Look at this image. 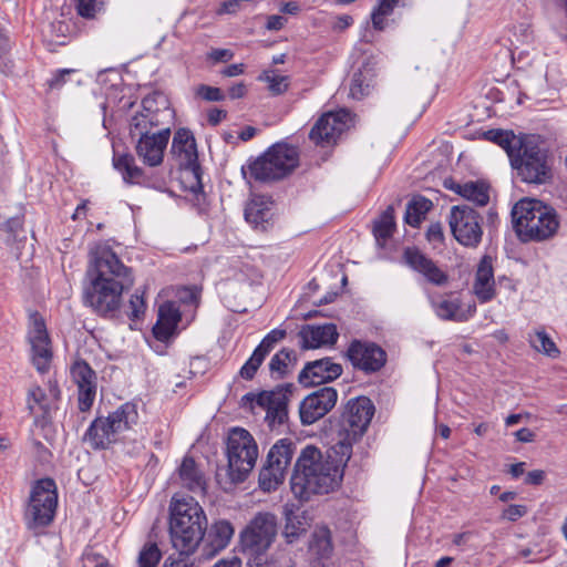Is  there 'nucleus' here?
Wrapping results in <instances>:
<instances>
[{
	"label": "nucleus",
	"mask_w": 567,
	"mask_h": 567,
	"mask_svg": "<svg viewBox=\"0 0 567 567\" xmlns=\"http://www.w3.org/2000/svg\"><path fill=\"white\" fill-rule=\"evenodd\" d=\"M86 277L89 285L84 289V301L100 315L116 311L123 291L134 284L130 268L105 244L91 248Z\"/></svg>",
	"instance_id": "nucleus-1"
},
{
	"label": "nucleus",
	"mask_w": 567,
	"mask_h": 567,
	"mask_svg": "<svg viewBox=\"0 0 567 567\" xmlns=\"http://www.w3.org/2000/svg\"><path fill=\"white\" fill-rule=\"evenodd\" d=\"M350 456L341 454L333 445L327 455L313 446H306L297 458L291 477V489L300 499L311 495L328 494L337 488L343 477V467Z\"/></svg>",
	"instance_id": "nucleus-2"
},
{
	"label": "nucleus",
	"mask_w": 567,
	"mask_h": 567,
	"mask_svg": "<svg viewBox=\"0 0 567 567\" xmlns=\"http://www.w3.org/2000/svg\"><path fill=\"white\" fill-rule=\"evenodd\" d=\"M169 509V532L174 548L195 551L207 528L202 506L194 497L174 496Z\"/></svg>",
	"instance_id": "nucleus-3"
},
{
	"label": "nucleus",
	"mask_w": 567,
	"mask_h": 567,
	"mask_svg": "<svg viewBox=\"0 0 567 567\" xmlns=\"http://www.w3.org/2000/svg\"><path fill=\"white\" fill-rule=\"evenodd\" d=\"M513 226L523 241H543L559 228L556 210L538 199L523 198L512 209Z\"/></svg>",
	"instance_id": "nucleus-4"
},
{
	"label": "nucleus",
	"mask_w": 567,
	"mask_h": 567,
	"mask_svg": "<svg viewBox=\"0 0 567 567\" xmlns=\"http://www.w3.org/2000/svg\"><path fill=\"white\" fill-rule=\"evenodd\" d=\"M374 414V405L369 398L350 400L339 422V439L336 445L341 454L351 456L352 444L367 431Z\"/></svg>",
	"instance_id": "nucleus-5"
},
{
	"label": "nucleus",
	"mask_w": 567,
	"mask_h": 567,
	"mask_svg": "<svg viewBox=\"0 0 567 567\" xmlns=\"http://www.w3.org/2000/svg\"><path fill=\"white\" fill-rule=\"evenodd\" d=\"M228 475L234 483L244 482L258 458V446L252 435L243 427L228 432L227 449Z\"/></svg>",
	"instance_id": "nucleus-6"
},
{
	"label": "nucleus",
	"mask_w": 567,
	"mask_h": 567,
	"mask_svg": "<svg viewBox=\"0 0 567 567\" xmlns=\"http://www.w3.org/2000/svg\"><path fill=\"white\" fill-rule=\"evenodd\" d=\"M298 163L297 148L278 143L249 165L250 177L258 182L278 181L289 175L298 166Z\"/></svg>",
	"instance_id": "nucleus-7"
},
{
	"label": "nucleus",
	"mask_w": 567,
	"mask_h": 567,
	"mask_svg": "<svg viewBox=\"0 0 567 567\" xmlns=\"http://www.w3.org/2000/svg\"><path fill=\"white\" fill-rule=\"evenodd\" d=\"M511 165L527 184L544 185L554 177L547 152L530 141H525L518 153L512 155Z\"/></svg>",
	"instance_id": "nucleus-8"
},
{
	"label": "nucleus",
	"mask_w": 567,
	"mask_h": 567,
	"mask_svg": "<svg viewBox=\"0 0 567 567\" xmlns=\"http://www.w3.org/2000/svg\"><path fill=\"white\" fill-rule=\"evenodd\" d=\"M58 506L56 485L51 478L37 481L30 492L24 512L25 524L30 529L43 528L54 518Z\"/></svg>",
	"instance_id": "nucleus-9"
},
{
	"label": "nucleus",
	"mask_w": 567,
	"mask_h": 567,
	"mask_svg": "<svg viewBox=\"0 0 567 567\" xmlns=\"http://www.w3.org/2000/svg\"><path fill=\"white\" fill-rule=\"evenodd\" d=\"M172 118L173 110L166 96L161 93L150 94L143 99L141 112L132 117L131 134H152L154 128H163Z\"/></svg>",
	"instance_id": "nucleus-10"
},
{
	"label": "nucleus",
	"mask_w": 567,
	"mask_h": 567,
	"mask_svg": "<svg viewBox=\"0 0 567 567\" xmlns=\"http://www.w3.org/2000/svg\"><path fill=\"white\" fill-rule=\"evenodd\" d=\"M277 536V518L274 514L261 512L254 516L240 533L244 551L265 554Z\"/></svg>",
	"instance_id": "nucleus-11"
},
{
	"label": "nucleus",
	"mask_w": 567,
	"mask_h": 567,
	"mask_svg": "<svg viewBox=\"0 0 567 567\" xmlns=\"http://www.w3.org/2000/svg\"><path fill=\"white\" fill-rule=\"evenodd\" d=\"M481 215L468 205L453 206L449 224L454 238L463 246L475 248L483 236Z\"/></svg>",
	"instance_id": "nucleus-12"
},
{
	"label": "nucleus",
	"mask_w": 567,
	"mask_h": 567,
	"mask_svg": "<svg viewBox=\"0 0 567 567\" xmlns=\"http://www.w3.org/2000/svg\"><path fill=\"white\" fill-rule=\"evenodd\" d=\"M291 385L278 386L272 391H264L259 394H247L246 398L250 399L258 406L266 410V421L269 426L282 424L288 415L287 403Z\"/></svg>",
	"instance_id": "nucleus-13"
},
{
	"label": "nucleus",
	"mask_w": 567,
	"mask_h": 567,
	"mask_svg": "<svg viewBox=\"0 0 567 567\" xmlns=\"http://www.w3.org/2000/svg\"><path fill=\"white\" fill-rule=\"evenodd\" d=\"M337 400L338 392L331 386L321 388L307 395L299 408L301 423L313 424L333 409Z\"/></svg>",
	"instance_id": "nucleus-14"
},
{
	"label": "nucleus",
	"mask_w": 567,
	"mask_h": 567,
	"mask_svg": "<svg viewBox=\"0 0 567 567\" xmlns=\"http://www.w3.org/2000/svg\"><path fill=\"white\" fill-rule=\"evenodd\" d=\"M351 114L346 110L323 114L309 133L316 144L334 143L337 138L350 126Z\"/></svg>",
	"instance_id": "nucleus-15"
},
{
	"label": "nucleus",
	"mask_w": 567,
	"mask_h": 567,
	"mask_svg": "<svg viewBox=\"0 0 567 567\" xmlns=\"http://www.w3.org/2000/svg\"><path fill=\"white\" fill-rule=\"evenodd\" d=\"M347 358L351 364L365 373L379 371L386 361V354L382 348L372 342L353 340L348 350Z\"/></svg>",
	"instance_id": "nucleus-16"
},
{
	"label": "nucleus",
	"mask_w": 567,
	"mask_h": 567,
	"mask_svg": "<svg viewBox=\"0 0 567 567\" xmlns=\"http://www.w3.org/2000/svg\"><path fill=\"white\" fill-rule=\"evenodd\" d=\"M137 135L140 137L135 150L138 157L151 167L161 165L171 137V128L166 126L152 134L136 133Z\"/></svg>",
	"instance_id": "nucleus-17"
},
{
	"label": "nucleus",
	"mask_w": 567,
	"mask_h": 567,
	"mask_svg": "<svg viewBox=\"0 0 567 567\" xmlns=\"http://www.w3.org/2000/svg\"><path fill=\"white\" fill-rule=\"evenodd\" d=\"M31 344V359L35 369L43 373L52 359L51 341L42 318L32 316V324L28 334Z\"/></svg>",
	"instance_id": "nucleus-18"
},
{
	"label": "nucleus",
	"mask_w": 567,
	"mask_h": 567,
	"mask_svg": "<svg viewBox=\"0 0 567 567\" xmlns=\"http://www.w3.org/2000/svg\"><path fill=\"white\" fill-rule=\"evenodd\" d=\"M402 257L404 264L422 275L427 282L437 287L449 282V275L416 247H406Z\"/></svg>",
	"instance_id": "nucleus-19"
},
{
	"label": "nucleus",
	"mask_w": 567,
	"mask_h": 567,
	"mask_svg": "<svg viewBox=\"0 0 567 567\" xmlns=\"http://www.w3.org/2000/svg\"><path fill=\"white\" fill-rule=\"evenodd\" d=\"M71 377L78 385L79 409L89 411L96 395V374L83 360H76L71 367Z\"/></svg>",
	"instance_id": "nucleus-20"
},
{
	"label": "nucleus",
	"mask_w": 567,
	"mask_h": 567,
	"mask_svg": "<svg viewBox=\"0 0 567 567\" xmlns=\"http://www.w3.org/2000/svg\"><path fill=\"white\" fill-rule=\"evenodd\" d=\"M342 373V367L330 358L308 362L299 373L298 380L303 385H317L336 380Z\"/></svg>",
	"instance_id": "nucleus-21"
},
{
	"label": "nucleus",
	"mask_w": 567,
	"mask_h": 567,
	"mask_svg": "<svg viewBox=\"0 0 567 567\" xmlns=\"http://www.w3.org/2000/svg\"><path fill=\"white\" fill-rule=\"evenodd\" d=\"M299 337L301 339L302 348L317 349L334 346L339 338V332L337 330V326L333 323L319 326L308 324L302 327L299 332Z\"/></svg>",
	"instance_id": "nucleus-22"
},
{
	"label": "nucleus",
	"mask_w": 567,
	"mask_h": 567,
	"mask_svg": "<svg viewBox=\"0 0 567 567\" xmlns=\"http://www.w3.org/2000/svg\"><path fill=\"white\" fill-rule=\"evenodd\" d=\"M377 61L372 55L364 58L361 65L353 72L350 83V95L361 100L370 93L374 85Z\"/></svg>",
	"instance_id": "nucleus-23"
},
{
	"label": "nucleus",
	"mask_w": 567,
	"mask_h": 567,
	"mask_svg": "<svg viewBox=\"0 0 567 567\" xmlns=\"http://www.w3.org/2000/svg\"><path fill=\"white\" fill-rule=\"evenodd\" d=\"M473 291L481 302H487L496 295L492 258L488 256H484L477 266Z\"/></svg>",
	"instance_id": "nucleus-24"
},
{
	"label": "nucleus",
	"mask_w": 567,
	"mask_h": 567,
	"mask_svg": "<svg viewBox=\"0 0 567 567\" xmlns=\"http://www.w3.org/2000/svg\"><path fill=\"white\" fill-rule=\"evenodd\" d=\"M431 305L435 315L443 320L462 322L466 321L475 312V306H468L467 310H463L458 298H431Z\"/></svg>",
	"instance_id": "nucleus-25"
},
{
	"label": "nucleus",
	"mask_w": 567,
	"mask_h": 567,
	"mask_svg": "<svg viewBox=\"0 0 567 567\" xmlns=\"http://www.w3.org/2000/svg\"><path fill=\"white\" fill-rule=\"evenodd\" d=\"M117 436L110 415L95 419L85 433V440L93 449H106Z\"/></svg>",
	"instance_id": "nucleus-26"
},
{
	"label": "nucleus",
	"mask_w": 567,
	"mask_h": 567,
	"mask_svg": "<svg viewBox=\"0 0 567 567\" xmlns=\"http://www.w3.org/2000/svg\"><path fill=\"white\" fill-rule=\"evenodd\" d=\"M181 320V313L172 301H166L158 308L157 322L153 328L154 337L159 341L168 340L174 333L177 323Z\"/></svg>",
	"instance_id": "nucleus-27"
},
{
	"label": "nucleus",
	"mask_w": 567,
	"mask_h": 567,
	"mask_svg": "<svg viewBox=\"0 0 567 567\" xmlns=\"http://www.w3.org/2000/svg\"><path fill=\"white\" fill-rule=\"evenodd\" d=\"M172 153L176 155L181 165L194 167L197 162V150L193 133L187 128L176 131L172 142Z\"/></svg>",
	"instance_id": "nucleus-28"
},
{
	"label": "nucleus",
	"mask_w": 567,
	"mask_h": 567,
	"mask_svg": "<svg viewBox=\"0 0 567 567\" xmlns=\"http://www.w3.org/2000/svg\"><path fill=\"white\" fill-rule=\"evenodd\" d=\"M234 527L228 520H218L212 525L206 536L205 551L208 557L215 556L229 544Z\"/></svg>",
	"instance_id": "nucleus-29"
},
{
	"label": "nucleus",
	"mask_w": 567,
	"mask_h": 567,
	"mask_svg": "<svg viewBox=\"0 0 567 567\" xmlns=\"http://www.w3.org/2000/svg\"><path fill=\"white\" fill-rule=\"evenodd\" d=\"M445 187L478 206H485L489 202L488 186L483 182H466L460 184L450 181L445 182Z\"/></svg>",
	"instance_id": "nucleus-30"
},
{
	"label": "nucleus",
	"mask_w": 567,
	"mask_h": 567,
	"mask_svg": "<svg viewBox=\"0 0 567 567\" xmlns=\"http://www.w3.org/2000/svg\"><path fill=\"white\" fill-rule=\"evenodd\" d=\"M272 203L264 196H254L246 205L245 218L255 227L265 229V224L271 217Z\"/></svg>",
	"instance_id": "nucleus-31"
},
{
	"label": "nucleus",
	"mask_w": 567,
	"mask_h": 567,
	"mask_svg": "<svg viewBox=\"0 0 567 567\" xmlns=\"http://www.w3.org/2000/svg\"><path fill=\"white\" fill-rule=\"evenodd\" d=\"M286 524L284 528V537L287 543H295L303 535L310 526L307 515L302 511L285 509Z\"/></svg>",
	"instance_id": "nucleus-32"
},
{
	"label": "nucleus",
	"mask_w": 567,
	"mask_h": 567,
	"mask_svg": "<svg viewBox=\"0 0 567 567\" xmlns=\"http://www.w3.org/2000/svg\"><path fill=\"white\" fill-rule=\"evenodd\" d=\"M295 452V445L290 440L282 439L271 446L267 455V462L269 465L284 473H287L288 467L291 464Z\"/></svg>",
	"instance_id": "nucleus-33"
},
{
	"label": "nucleus",
	"mask_w": 567,
	"mask_h": 567,
	"mask_svg": "<svg viewBox=\"0 0 567 567\" xmlns=\"http://www.w3.org/2000/svg\"><path fill=\"white\" fill-rule=\"evenodd\" d=\"M113 165L118 171L126 184H140L144 172L136 165L135 158L131 154H114Z\"/></svg>",
	"instance_id": "nucleus-34"
},
{
	"label": "nucleus",
	"mask_w": 567,
	"mask_h": 567,
	"mask_svg": "<svg viewBox=\"0 0 567 567\" xmlns=\"http://www.w3.org/2000/svg\"><path fill=\"white\" fill-rule=\"evenodd\" d=\"M310 550L319 561L316 567H329L327 561L330 559L333 548L328 528L321 527L313 533Z\"/></svg>",
	"instance_id": "nucleus-35"
},
{
	"label": "nucleus",
	"mask_w": 567,
	"mask_h": 567,
	"mask_svg": "<svg viewBox=\"0 0 567 567\" xmlns=\"http://www.w3.org/2000/svg\"><path fill=\"white\" fill-rule=\"evenodd\" d=\"M117 434L131 430L138 421L137 406L134 403L126 402L109 414Z\"/></svg>",
	"instance_id": "nucleus-36"
},
{
	"label": "nucleus",
	"mask_w": 567,
	"mask_h": 567,
	"mask_svg": "<svg viewBox=\"0 0 567 567\" xmlns=\"http://www.w3.org/2000/svg\"><path fill=\"white\" fill-rule=\"evenodd\" d=\"M178 474L182 484L189 491H204L205 480L192 457H184Z\"/></svg>",
	"instance_id": "nucleus-37"
},
{
	"label": "nucleus",
	"mask_w": 567,
	"mask_h": 567,
	"mask_svg": "<svg viewBox=\"0 0 567 567\" xmlns=\"http://www.w3.org/2000/svg\"><path fill=\"white\" fill-rule=\"evenodd\" d=\"M432 206V202L423 196L413 197L406 205L405 223L412 227H417L425 219V215Z\"/></svg>",
	"instance_id": "nucleus-38"
},
{
	"label": "nucleus",
	"mask_w": 567,
	"mask_h": 567,
	"mask_svg": "<svg viewBox=\"0 0 567 567\" xmlns=\"http://www.w3.org/2000/svg\"><path fill=\"white\" fill-rule=\"evenodd\" d=\"M296 363L295 351L281 349L269 362V370L274 378H284Z\"/></svg>",
	"instance_id": "nucleus-39"
},
{
	"label": "nucleus",
	"mask_w": 567,
	"mask_h": 567,
	"mask_svg": "<svg viewBox=\"0 0 567 567\" xmlns=\"http://www.w3.org/2000/svg\"><path fill=\"white\" fill-rule=\"evenodd\" d=\"M394 228V209L389 206L374 223L373 234L377 241L383 245L385 240L392 236Z\"/></svg>",
	"instance_id": "nucleus-40"
},
{
	"label": "nucleus",
	"mask_w": 567,
	"mask_h": 567,
	"mask_svg": "<svg viewBox=\"0 0 567 567\" xmlns=\"http://www.w3.org/2000/svg\"><path fill=\"white\" fill-rule=\"evenodd\" d=\"M286 473L266 463L259 473V487L264 492L275 491L285 480Z\"/></svg>",
	"instance_id": "nucleus-41"
},
{
	"label": "nucleus",
	"mask_w": 567,
	"mask_h": 567,
	"mask_svg": "<svg viewBox=\"0 0 567 567\" xmlns=\"http://www.w3.org/2000/svg\"><path fill=\"white\" fill-rule=\"evenodd\" d=\"M530 346L538 352H542L548 357L556 358L559 354V350L550 337L543 330L535 331L529 334Z\"/></svg>",
	"instance_id": "nucleus-42"
},
{
	"label": "nucleus",
	"mask_w": 567,
	"mask_h": 567,
	"mask_svg": "<svg viewBox=\"0 0 567 567\" xmlns=\"http://www.w3.org/2000/svg\"><path fill=\"white\" fill-rule=\"evenodd\" d=\"M28 409L31 414H45L49 410L48 398L43 389L38 385L30 388L27 399Z\"/></svg>",
	"instance_id": "nucleus-43"
},
{
	"label": "nucleus",
	"mask_w": 567,
	"mask_h": 567,
	"mask_svg": "<svg viewBox=\"0 0 567 567\" xmlns=\"http://www.w3.org/2000/svg\"><path fill=\"white\" fill-rule=\"evenodd\" d=\"M489 134L498 135L497 144L502 146L512 162V155L518 153L520 145L525 144V141L516 138L515 135L499 130H491Z\"/></svg>",
	"instance_id": "nucleus-44"
},
{
	"label": "nucleus",
	"mask_w": 567,
	"mask_h": 567,
	"mask_svg": "<svg viewBox=\"0 0 567 567\" xmlns=\"http://www.w3.org/2000/svg\"><path fill=\"white\" fill-rule=\"evenodd\" d=\"M162 558V553L157 545L150 543L144 545L138 555V567H156Z\"/></svg>",
	"instance_id": "nucleus-45"
},
{
	"label": "nucleus",
	"mask_w": 567,
	"mask_h": 567,
	"mask_svg": "<svg viewBox=\"0 0 567 567\" xmlns=\"http://www.w3.org/2000/svg\"><path fill=\"white\" fill-rule=\"evenodd\" d=\"M259 79L268 83V90L275 95L282 94L289 86V78L274 71L265 72Z\"/></svg>",
	"instance_id": "nucleus-46"
},
{
	"label": "nucleus",
	"mask_w": 567,
	"mask_h": 567,
	"mask_svg": "<svg viewBox=\"0 0 567 567\" xmlns=\"http://www.w3.org/2000/svg\"><path fill=\"white\" fill-rule=\"evenodd\" d=\"M265 358L266 354L261 352V350L256 348L251 357L248 359V361L241 367L239 372L240 377L246 380H251L255 377L258 368L261 365Z\"/></svg>",
	"instance_id": "nucleus-47"
},
{
	"label": "nucleus",
	"mask_w": 567,
	"mask_h": 567,
	"mask_svg": "<svg viewBox=\"0 0 567 567\" xmlns=\"http://www.w3.org/2000/svg\"><path fill=\"white\" fill-rule=\"evenodd\" d=\"M196 97L207 102H219L225 99V94L219 87L209 86L206 84H199L194 89Z\"/></svg>",
	"instance_id": "nucleus-48"
},
{
	"label": "nucleus",
	"mask_w": 567,
	"mask_h": 567,
	"mask_svg": "<svg viewBox=\"0 0 567 567\" xmlns=\"http://www.w3.org/2000/svg\"><path fill=\"white\" fill-rule=\"evenodd\" d=\"M285 337L286 330L274 329L265 336L257 348L267 355L274 349L276 343L281 341Z\"/></svg>",
	"instance_id": "nucleus-49"
},
{
	"label": "nucleus",
	"mask_w": 567,
	"mask_h": 567,
	"mask_svg": "<svg viewBox=\"0 0 567 567\" xmlns=\"http://www.w3.org/2000/svg\"><path fill=\"white\" fill-rule=\"evenodd\" d=\"M145 308H146V306H145L143 295L135 292L130 298V301H128L130 310L127 311V316L132 320L140 319L144 315Z\"/></svg>",
	"instance_id": "nucleus-50"
},
{
	"label": "nucleus",
	"mask_w": 567,
	"mask_h": 567,
	"mask_svg": "<svg viewBox=\"0 0 567 567\" xmlns=\"http://www.w3.org/2000/svg\"><path fill=\"white\" fill-rule=\"evenodd\" d=\"M101 4L100 0H78L76 10L81 17L92 19L101 9Z\"/></svg>",
	"instance_id": "nucleus-51"
},
{
	"label": "nucleus",
	"mask_w": 567,
	"mask_h": 567,
	"mask_svg": "<svg viewBox=\"0 0 567 567\" xmlns=\"http://www.w3.org/2000/svg\"><path fill=\"white\" fill-rule=\"evenodd\" d=\"M177 556H169L163 567H193L190 555L194 551L177 550Z\"/></svg>",
	"instance_id": "nucleus-52"
},
{
	"label": "nucleus",
	"mask_w": 567,
	"mask_h": 567,
	"mask_svg": "<svg viewBox=\"0 0 567 567\" xmlns=\"http://www.w3.org/2000/svg\"><path fill=\"white\" fill-rule=\"evenodd\" d=\"M527 513V508L524 505H509L502 513V518L507 519L509 522H515L523 517Z\"/></svg>",
	"instance_id": "nucleus-53"
},
{
	"label": "nucleus",
	"mask_w": 567,
	"mask_h": 567,
	"mask_svg": "<svg viewBox=\"0 0 567 567\" xmlns=\"http://www.w3.org/2000/svg\"><path fill=\"white\" fill-rule=\"evenodd\" d=\"M73 72V69H62L56 71V73H54L53 76L48 81L49 87L52 90L61 89L66 82V76Z\"/></svg>",
	"instance_id": "nucleus-54"
},
{
	"label": "nucleus",
	"mask_w": 567,
	"mask_h": 567,
	"mask_svg": "<svg viewBox=\"0 0 567 567\" xmlns=\"http://www.w3.org/2000/svg\"><path fill=\"white\" fill-rule=\"evenodd\" d=\"M426 239L434 245H440L443 243L444 233L440 223H433L429 226L426 230Z\"/></svg>",
	"instance_id": "nucleus-55"
},
{
	"label": "nucleus",
	"mask_w": 567,
	"mask_h": 567,
	"mask_svg": "<svg viewBox=\"0 0 567 567\" xmlns=\"http://www.w3.org/2000/svg\"><path fill=\"white\" fill-rule=\"evenodd\" d=\"M514 35L522 43H528L533 40V30L529 23H520L514 27Z\"/></svg>",
	"instance_id": "nucleus-56"
},
{
	"label": "nucleus",
	"mask_w": 567,
	"mask_h": 567,
	"mask_svg": "<svg viewBox=\"0 0 567 567\" xmlns=\"http://www.w3.org/2000/svg\"><path fill=\"white\" fill-rule=\"evenodd\" d=\"M208 58L214 62H228L234 58V53L228 49H214L208 53Z\"/></svg>",
	"instance_id": "nucleus-57"
},
{
	"label": "nucleus",
	"mask_w": 567,
	"mask_h": 567,
	"mask_svg": "<svg viewBox=\"0 0 567 567\" xmlns=\"http://www.w3.org/2000/svg\"><path fill=\"white\" fill-rule=\"evenodd\" d=\"M287 23V19L282 16L274 14L267 18L266 28L270 31L281 30Z\"/></svg>",
	"instance_id": "nucleus-58"
},
{
	"label": "nucleus",
	"mask_w": 567,
	"mask_h": 567,
	"mask_svg": "<svg viewBox=\"0 0 567 567\" xmlns=\"http://www.w3.org/2000/svg\"><path fill=\"white\" fill-rule=\"evenodd\" d=\"M545 480V472L543 470H534L527 473L525 483L529 485H540Z\"/></svg>",
	"instance_id": "nucleus-59"
},
{
	"label": "nucleus",
	"mask_w": 567,
	"mask_h": 567,
	"mask_svg": "<svg viewBox=\"0 0 567 567\" xmlns=\"http://www.w3.org/2000/svg\"><path fill=\"white\" fill-rule=\"evenodd\" d=\"M353 23V19L349 14H341L336 18V22L333 23V30L343 31L349 28Z\"/></svg>",
	"instance_id": "nucleus-60"
},
{
	"label": "nucleus",
	"mask_w": 567,
	"mask_h": 567,
	"mask_svg": "<svg viewBox=\"0 0 567 567\" xmlns=\"http://www.w3.org/2000/svg\"><path fill=\"white\" fill-rule=\"evenodd\" d=\"M213 567H241V559L236 555H231L219 559Z\"/></svg>",
	"instance_id": "nucleus-61"
},
{
	"label": "nucleus",
	"mask_w": 567,
	"mask_h": 567,
	"mask_svg": "<svg viewBox=\"0 0 567 567\" xmlns=\"http://www.w3.org/2000/svg\"><path fill=\"white\" fill-rule=\"evenodd\" d=\"M227 112L219 109H213L208 112V122L212 125H217L220 121L226 118Z\"/></svg>",
	"instance_id": "nucleus-62"
},
{
	"label": "nucleus",
	"mask_w": 567,
	"mask_h": 567,
	"mask_svg": "<svg viewBox=\"0 0 567 567\" xmlns=\"http://www.w3.org/2000/svg\"><path fill=\"white\" fill-rule=\"evenodd\" d=\"M240 0H227L224 1L219 10L220 13H235L240 8Z\"/></svg>",
	"instance_id": "nucleus-63"
},
{
	"label": "nucleus",
	"mask_w": 567,
	"mask_h": 567,
	"mask_svg": "<svg viewBox=\"0 0 567 567\" xmlns=\"http://www.w3.org/2000/svg\"><path fill=\"white\" fill-rule=\"evenodd\" d=\"M252 556L250 563H261L260 567H278L276 561L268 560L265 554H249Z\"/></svg>",
	"instance_id": "nucleus-64"
}]
</instances>
